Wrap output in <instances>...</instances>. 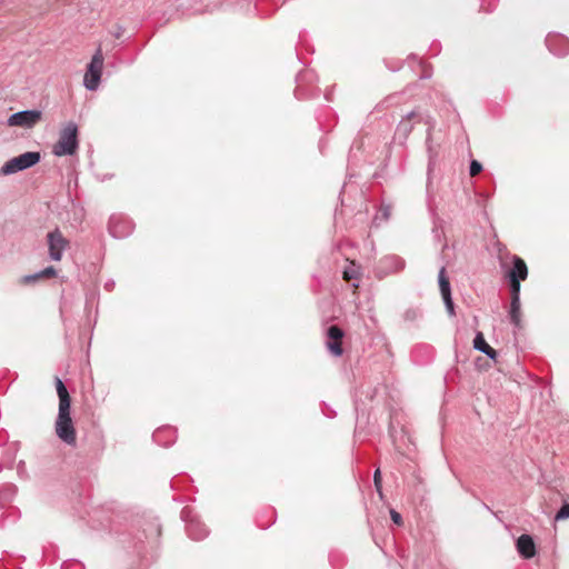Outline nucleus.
Returning a JSON list of instances; mask_svg holds the SVG:
<instances>
[{
    "label": "nucleus",
    "mask_w": 569,
    "mask_h": 569,
    "mask_svg": "<svg viewBox=\"0 0 569 569\" xmlns=\"http://www.w3.org/2000/svg\"><path fill=\"white\" fill-rule=\"evenodd\" d=\"M78 148V127L74 122H69L60 130L59 139L52 148V153L57 157L73 156Z\"/></svg>",
    "instance_id": "f257e3e1"
},
{
    "label": "nucleus",
    "mask_w": 569,
    "mask_h": 569,
    "mask_svg": "<svg viewBox=\"0 0 569 569\" xmlns=\"http://www.w3.org/2000/svg\"><path fill=\"white\" fill-rule=\"evenodd\" d=\"M56 433L59 439L69 446H74L77 441L76 429L70 416V408H59L54 425Z\"/></svg>",
    "instance_id": "f03ea898"
},
{
    "label": "nucleus",
    "mask_w": 569,
    "mask_h": 569,
    "mask_svg": "<svg viewBox=\"0 0 569 569\" xmlns=\"http://www.w3.org/2000/svg\"><path fill=\"white\" fill-rule=\"evenodd\" d=\"M41 159L37 151H28L18 157L8 160L0 169L2 176L13 174L16 172L29 169L36 166Z\"/></svg>",
    "instance_id": "7ed1b4c3"
},
{
    "label": "nucleus",
    "mask_w": 569,
    "mask_h": 569,
    "mask_svg": "<svg viewBox=\"0 0 569 569\" xmlns=\"http://www.w3.org/2000/svg\"><path fill=\"white\" fill-rule=\"evenodd\" d=\"M181 518L186 522L187 535L192 540H202L208 536L209 531L206 525L192 513L191 509L187 507L183 508L181 511Z\"/></svg>",
    "instance_id": "20e7f679"
},
{
    "label": "nucleus",
    "mask_w": 569,
    "mask_h": 569,
    "mask_svg": "<svg viewBox=\"0 0 569 569\" xmlns=\"http://www.w3.org/2000/svg\"><path fill=\"white\" fill-rule=\"evenodd\" d=\"M42 119V112L40 110H23L16 113H12L8 120L7 124L9 127H20L30 129L33 128L38 122Z\"/></svg>",
    "instance_id": "39448f33"
},
{
    "label": "nucleus",
    "mask_w": 569,
    "mask_h": 569,
    "mask_svg": "<svg viewBox=\"0 0 569 569\" xmlns=\"http://www.w3.org/2000/svg\"><path fill=\"white\" fill-rule=\"evenodd\" d=\"M405 266L406 262L401 257L389 254L379 260L376 268V273L379 278H383L388 274L403 270Z\"/></svg>",
    "instance_id": "423d86ee"
},
{
    "label": "nucleus",
    "mask_w": 569,
    "mask_h": 569,
    "mask_svg": "<svg viewBox=\"0 0 569 569\" xmlns=\"http://www.w3.org/2000/svg\"><path fill=\"white\" fill-rule=\"evenodd\" d=\"M108 229L109 233L113 238L121 239L131 234L133 230V223L127 217L121 214H113L110 217Z\"/></svg>",
    "instance_id": "0eeeda50"
},
{
    "label": "nucleus",
    "mask_w": 569,
    "mask_h": 569,
    "mask_svg": "<svg viewBox=\"0 0 569 569\" xmlns=\"http://www.w3.org/2000/svg\"><path fill=\"white\" fill-rule=\"evenodd\" d=\"M326 336V347L328 351L335 357L342 356V338L345 336L343 330L340 327L332 325L327 328Z\"/></svg>",
    "instance_id": "6e6552de"
},
{
    "label": "nucleus",
    "mask_w": 569,
    "mask_h": 569,
    "mask_svg": "<svg viewBox=\"0 0 569 569\" xmlns=\"http://www.w3.org/2000/svg\"><path fill=\"white\" fill-rule=\"evenodd\" d=\"M47 238L50 258L54 261H60L64 249L69 244V241L62 236L59 229H54L53 231L49 232Z\"/></svg>",
    "instance_id": "1a4fd4ad"
},
{
    "label": "nucleus",
    "mask_w": 569,
    "mask_h": 569,
    "mask_svg": "<svg viewBox=\"0 0 569 569\" xmlns=\"http://www.w3.org/2000/svg\"><path fill=\"white\" fill-rule=\"evenodd\" d=\"M425 119L423 114L418 110H412L407 113L398 123L396 134L399 139L406 140L413 129L415 123L421 122Z\"/></svg>",
    "instance_id": "9d476101"
},
{
    "label": "nucleus",
    "mask_w": 569,
    "mask_h": 569,
    "mask_svg": "<svg viewBox=\"0 0 569 569\" xmlns=\"http://www.w3.org/2000/svg\"><path fill=\"white\" fill-rule=\"evenodd\" d=\"M546 44L551 53L555 56H565L568 52V39L559 36L548 34Z\"/></svg>",
    "instance_id": "9b49d317"
},
{
    "label": "nucleus",
    "mask_w": 569,
    "mask_h": 569,
    "mask_svg": "<svg viewBox=\"0 0 569 569\" xmlns=\"http://www.w3.org/2000/svg\"><path fill=\"white\" fill-rule=\"evenodd\" d=\"M517 550L525 559H530L536 555V545L531 536L521 535L517 540Z\"/></svg>",
    "instance_id": "f8f14e48"
},
{
    "label": "nucleus",
    "mask_w": 569,
    "mask_h": 569,
    "mask_svg": "<svg viewBox=\"0 0 569 569\" xmlns=\"http://www.w3.org/2000/svg\"><path fill=\"white\" fill-rule=\"evenodd\" d=\"M512 262L513 266L507 273L508 279H518L520 281L526 280L528 277V268L526 262L518 256L512 257Z\"/></svg>",
    "instance_id": "ddd939ff"
},
{
    "label": "nucleus",
    "mask_w": 569,
    "mask_h": 569,
    "mask_svg": "<svg viewBox=\"0 0 569 569\" xmlns=\"http://www.w3.org/2000/svg\"><path fill=\"white\" fill-rule=\"evenodd\" d=\"M153 440L161 446H169L176 440V430L170 427L159 428L152 435Z\"/></svg>",
    "instance_id": "4468645a"
},
{
    "label": "nucleus",
    "mask_w": 569,
    "mask_h": 569,
    "mask_svg": "<svg viewBox=\"0 0 569 569\" xmlns=\"http://www.w3.org/2000/svg\"><path fill=\"white\" fill-rule=\"evenodd\" d=\"M56 389L59 397V408H70L71 407V398L70 395L63 383V381L59 378H54Z\"/></svg>",
    "instance_id": "2eb2a0df"
},
{
    "label": "nucleus",
    "mask_w": 569,
    "mask_h": 569,
    "mask_svg": "<svg viewBox=\"0 0 569 569\" xmlns=\"http://www.w3.org/2000/svg\"><path fill=\"white\" fill-rule=\"evenodd\" d=\"M473 348L478 351L483 352L490 359H496L498 356L497 351L486 342L485 337L481 332H478L476 335L473 339Z\"/></svg>",
    "instance_id": "dca6fc26"
},
{
    "label": "nucleus",
    "mask_w": 569,
    "mask_h": 569,
    "mask_svg": "<svg viewBox=\"0 0 569 569\" xmlns=\"http://www.w3.org/2000/svg\"><path fill=\"white\" fill-rule=\"evenodd\" d=\"M102 72L87 68L83 84L87 90L94 91L98 89Z\"/></svg>",
    "instance_id": "f3484780"
},
{
    "label": "nucleus",
    "mask_w": 569,
    "mask_h": 569,
    "mask_svg": "<svg viewBox=\"0 0 569 569\" xmlns=\"http://www.w3.org/2000/svg\"><path fill=\"white\" fill-rule=\"evenodd\" d=\"M509 317L516 328L521 327L520 298L511 299Z\"/></svg>",
    "instance_id": "a211bd4d"
},
{
    "label": "nucleus",
    "mask_w": 569,
    "mask_h": 569,
    "mask_svg": "<svg viewBox=\"0 0 569 569\" xmlns=\"http://www.w3.org/2000/svg\"><path fill=\"white\" fill-rule=\"evenodd\" d=\"M438 283L441 297L451 296V287L448 277L446 276V267H441L438 273Z\"/></svg>",
    "instance_id": "6ab92c4d"
},
{
    "label": "nucleus",
    "mask_w": 569,
    "mask_h": 569,
    "mask_svg": "<svg viewBox=\"0 0 569 569\" xmlns=\"http://www.w3.org/2000/svg\"><path fill=\"white\" fill-rule=\"evenodd\" d=\"M103 60H104V58H103L102 49L99 46L98 49L96 50L94 54L92 56L91 61L88 64V68L92 69V70H99L100 72H102Z\"/></svg>",
    "instance_id": "aec40b11"
},
{
    "label": "nucleus",
    "mask_w": 569,
    "mask_h": 569,
    "mask_svg": "<svg viewBox=\"0 0 569 569\" xmlns=\"http://www.w3.org/2000/svg\"><path fill=\"white\" fill-rule=\"evenodd\" d=\"M56 273H57V270L52 266H50V267L44 268L42 271H40L38 273H34V274H31V276H27L26 277V281H33V280H37V279H40V278L54 277Z\"/></svg>",
    "instance_id": "412c9836"
},
{
    "label": "nucleus",
    "mask_w": 569,
    "mask_h": 569,
    "mask_svg": "<svg viewBox=\"0 0 569 569\" xmlns=\"http://www.w3.org/2000/svg\"><path fill=\"white\" fill-rule=\"evenodd\" d=\"M426 123L428 124L426 143H427V149H428V152H429V158H430L429 166H430L431 161H432V157H433L432 156V147H431V130L433 128V123H431L429 117L426 118Z\"/></svg>",
    "instance_id": "4be33fe9"
},
{
    "label": "nucleus",
    "mask_w": 569,
    "mask_h": 569,
    "mask_svg": "<svg viewBox=\"0 0 569 569\" xmlns=\"http://www.w3.org/2000/svg\"><path fill=\"white\" fill-rule=\"evenodd\" d=\"M391 207L386 206L380 209V212L375 217V222L379 223L380 221H387L390 217Z\"/></svg>",
    "instance_id": "5701e85b"
},
{
    "label": "nucleus",
    "mask_w": 569,
    "mask_h": 569,
    "mask_svg": "<svg viewBox=\"0 0 569 569\" xmlns=\"http://www.w3.org/2000/svg\"><path fill=\"white\" fill-rule=\"evenodd\" d=\"M510 282V292H511V299L520 298V280L518 279H511Z\"/></svg>",
    "instance_id": "b1692460"
},
{
    "label": "nucleus",
    "mask_w": 569,
    "mask_h": 569,
    "mask_svg": "<svg viewBox=\"0 0 569 569\" xmlns=\"http://www.w3.org/2000/svg\"><path fill=\"white\" fill-rule=\"evenodd\" d=\"M569 518V503H565L556 513V520H565Z\"/></svg>",
    "instance_id": "393cba45"
},
{
    "label": "nucleus",
    "mask_w": 569,
    "mask_h": 569,
    "mask_svg": "<svg viewBox=\"0 0 569 569\" xmlns=\"http://www.w3.org/2000/svg\"><path fill=\"white\" fill-rule=\"evenodd\" d=\"M481 170H482V164L479 161L472 160L470 162L469 173L471 177L479 174L481 172Z\"/></svg>",
    "instance_id": "a878e982"
},
{
    "label": "nucleus",
    "mask_w": 569,
    "mask_h": 569,
    "mask_svg": "<svg viewBox=\"0 0 569 569\" xmlns=\"http://www.w3.org/2000/svg\"><path fill=\"white\" fill-rule=\"evenodd\" d=\"M446 309L450 316H455V305L451 296L442 297Z\"/></svg>",
    "instance_id": "bb28decb"
},
{
    "label": "nucleus",
    "mask_w": 569,
    "mask_h": 569,
    "mask_svg": "<svg viewBox=\"0 0 569 569\" xmlns=\"http://www.w3.org/2000/svg\"><path fill=\"white\" fill-rule=\"evenodd\" d=\"M343 278H345V280L357 279L358 278V271L356 270V268L353 266L349 267V268H346L345 271H343Z\"/></svg>",
    "instance_id": "cd10ccee"
},
{
    "label": "nucleus",
    "mask_w": 569,
    "mask_h": 569,
    "mask_svg": "<svg viewBox=\"0 0 569 569\" xmlns=\"http://www.w3.org/2000/svg\"><path fill=\"white\" fill-rule=\"evenodd\" d=\"M373 482L377 491L381 495V472L380 469H377L373 473Z\"/></svg>",
    "instance_id": "c85d7f7f"
},
{
    "label": "nucleus",
    "mask_w": 569,
    "mask_h": 569,
    "mask_svg": "<svg viewBox=\"0 0 569 569\" xmlns=\"http://www.w3.org/2000/svg\"><path fill=\"white\" fill-rule=\"evenodd\" d=\"M390 517L392 519V521L398 525V526H401L402 525V517L399 512H397L396 510L391 509L390 510Z\"/></svg>",
    "instance_id": "c756f323"
},
{
    "label": "nucleus",
    "mask_w": 569,
    "mask_h": 569,
    "mask_svg": "<svg viewBox=\"0 0 569 569\" xmlns=\"http://www.w3.org/2000/svg\"><path fill=\"white\" fill-rule=\"evenodd\" d=\"M61 569H81V565L77 561H66L61 565Z\"/></svg>",
    "instance_id": "7c9ffc66"
},
{
    "label": "nucleus",
    "mask_w": 569,
    "mask_h": 569,
    "mask_svg": "<svg viewBox=\"0 0 569 569\" xmlns=\"http://www.w3.org/2000/svg\"><path fill=\"white\" fill-rule=\"evenodd\" d=\"M122 32H123V30L121 28H119V30L114 33L116 38H120Z\"/></svg>",
    "instance_id": "2f4dec72"
},
{
    "label": "nucleus",
    "mask_w": 569,
    "mask_h": 569,
    "mask_svg": "<svg viewBox=\"0 0 569 569\" xmlns=\"http://www.w3.org/2000/svg\"><path fill=\"white\" fill-rule=\"evenodd\" d=\"M406 318H407V319L412 318V315H411V312H410V311H407V313H406Z\"/></svg>",
    "instance_id": "473e14b6"
}]
</instances>
